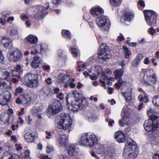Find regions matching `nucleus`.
<instances>
[{
    "instance_id": "1",
    "label": "nucleus",
    "mask_w": 159,
    "mask_h": 159,
    "mask_svg": "<svg viewBox=\"0 0 159 159\" xmlns=\"http://www.w3.org/2000/svg\"><path fill=\"white\" fill-rule=\"evenodd\" d=\"M26 40L30 44H36L33 46L34 50L30 52L32 55H35L37 54L43 55L48 51V47L46 44L43 43L36 44L38 42V39L37 36L34 34L29 35L26 37Z\"/></svg>"
},
{
    "instance_id": "2",
    "label": "nucleus",
    "mask_w": 159,
    "mask_h": 159,
    "mask_svg": "<svg viewBox=\"0 0 159 159\" xmlns=\"http://www.w3.org/2000/svg\"><path fill=\"white\" fill-rule=\"evenodd\" d=\"M57 127L67 130L69 133L72 129V120L69 114L61 113L56 119Z\"/></svg>"
},
{
    "instance_id": "3",
    "label": "nucleus",
    "mask_w": 159,
    "mask_h": 159,
    "mask_svg": "<svg viewBox=\"0 0 159 159\" xmlns=\"http://www.w3.org/2000/svg\"><path fill=\"white\" fill-rule=\"evenodd\" d=\"M138 152L136 143L129 139L125 143L123 156L125 159H135L137 156Z\"/></svg>"
},
{
    "instance_id": "4",
    "label": "nucleus",
    "mask_w": 159,
    "mask_h": 159,
    "mask_svg": "<svg viewBox=\"0 0 159 159\" xmlns=\"http://www.w3.org/2000/svg\"><path fill=\"white\" fill-rule=\"evenodd\" d=\"M79 94L76 91H74L72 93L69 94L66 97V102L68 103V99L71 98V97L75 99L71 102L70 107L69 108L71 111L77 112L79 110H81L85 105L84 102L85 101L79 98ZM68 103H67L68 104Z\"/></svg>"
},
{
    "instance_id": "5",
    "label": "nucleus",
    "mask_w": 159,
    "mask_h": 159,
    "mask_svg": "<svg viewBox=\"0 0 159 159\" xmlns=\"http://www.w3.org/2000/svg\"><path fill=\"white\" fill-rule=\"evenodd\" d=\"M97 142V137L92 133H85L83 134L79 142V144L90 147L95 145Z\"/></svg>"
},
{
    "instance_id": "6",
    "label": "nucleus",
    "mask_w": 159,
    "mask_h": 159,
    "mask_svg": "<svg viewBox=\"0 0 159 159\" xmlns=\"http://www.w3.org/2000/svg\"><path fill=\"white\" fill-rule=\"evenodd\" d=\"M25 85L30 88L36 87L38 84V76L37 75L29 73L25 75L22 79Z\"/></svg>"
},
{
    "instance_id": "7",
    "label": "nucleus",
    "mask_w": 159,
    "mask_h": 159,
    "mask_svg": "<svg viewBox=\"0 0 159 159\" xmlns=\"http://www.w3.org/2000/svg\"><path fill=\"white\" fill-rule=\"evenodd\" d=\"M158 120H159V117L154 115L152 116L151 117V119L145 120L144 123V127L145 130L149 132L158 127L159 126Z\"/></svg>"
},
{
    "instance_id": "8",
    "label": "nucleus",
    "mask_w": 159,
    "mask_h": 159,
    "mask_svg": "<svg viewBox=\"0 0 159 159\" xmlns=\"http://www.w3.org/2000/svg\"><path fill=\"white\" fill-rule=\"evenodd\" d=\"M143 13L147 24L150 26L155 25L157 23V15L152 11L145 10Z\"/></svg>"
},
{
    "instance_id": "9",
    "label": "nucleus",
    "mask_w": 159,
    "mask_h": 159,
    "mask_svg": "<svg viewBox=\"0 0 159 159\" xmlns=\"http://www.w3.org/2000/svg\"><path fill=\"white\" fill-rule=\"evenodd\" d=\"M153 70L150 69L147 70L144 73L143 81L145 83L149 85L155 84L157 83L156 75L153 74Z\"/></svg>"
},
{
    "instance_id": "10",
    "label": "nucleus",
    "mask_w": 159,
    "mask_h": 159,
    "mask_svg": "<svg viewBox=\"0 0 159 159\" xmlns=\"http://www.w3.org/2000/svg\"><path fill=\"white\" fill-rule=\"evenodd\" d=\"M20 51L16 48H14L9 51L8 57L10 61H19L21 57Z\"/></svg>"
},
{
    "instance_id": "11",
    "label": "nucleus",
    "mask_w": 159,
    "mask_h": 159,
    "mask_svg": "<svg viewBox=\"0 0 159 159\" xmlns=\"http://www.w3.org/2000/svg\"><path fill=\"white\" fill-rule=\"evenodd\" d=\"M108 20V17L106 16H102L98 17L96 19V24L100 28H104L103 30L107 32L109 29L108 26L106 25L107 22Z\"/></svg>"
},
{
    "instance_id": "12",
    "label": "nucleus",
    "mask_w": 159,
    "mask_h": 159,
    "mask_svg": "<svg viewBox=\"0 0 159 159\" xmlns=\"http://www.w3.org/2000/svg\"><path fill=\"white\" fill-rule=\"evenodd\" d=\"M100 51L98 53V57L103 60H106L111 57V56L109 54L108 47L105 43H102L100 46Z\"/></svg>"
},
{
    "instance_id": "13",
    "label": "nucleus",
    "mask_w": 159,
    "mask_h": 159,
    "mask_svg": "<svg viewBox=\"0 0 159 159\" xmlns=\"http://www.w3.org/2000/svg\"><path fill=\"white\" fill-rule=\"evenodd\" d=\"M62 109V107L61 102L55 100L49 106L48 110L52 113L56 114L60 112Z\"/></svg>"
},
{
    "instance_id": "14",
    "label": "nucleus",
    "mask_w": 159,
    "mask_h": 159,
    "mask_svg": "<svg viewBox=\"0 0 159 159\" xmlns=\"http://www.w3.org/2000/svg\"><path fill=\"white\" fill-rule=\"evenodd\" d=\"M70 78L69 75L60 73L57 76V81L64 88H67L68 87V83L70 81Z\"/></svg>"
},
{
    "instance_id": "15",
    "label": "nucleus",
    "mask_w": 159,
    "mask_h": 159,
    "mask_svg": "<svg viewBox=\"0 0 159 159\" xmlns=\"http://www.w3.org/2000/svg\"><path fill=\"white\" fill-rule=\"evenodd\" d=\"M11 98V94L8 91H3L0 94V104L6 105L10 102Z\"/></svg>"
},
{
    "instance_id": "16",
    "label": "nucleus",
    "mask_w": 159,
    "mask_h": 159,
    "mask_svg": "<svg viewBox=\"0 0 159 159\" xmlns=\"http://www.w3.org/2000/svg\"><path fill=\"white\" fill-rule=\"evenodd\" d=\"M20 69L21 66L18 65L16 67L15 69L13 70L12 71V76L16 77V78H14L12 79V81L14 83L18 82V79L20 78V75L22 73Z\"/></svg>"
},
{
    "instance_id": "17",
    "label": "nucleus",
    "mask_w": 159,
    "mask_h": 159,
    "mask_svg": "<svg viewBox=\"0 0 159 159\" xmlns=\"http://www.w3.org/2000/svg\"><path fill=\"white\" fill-rule=\"evenodd\" d=\"M46 7L44 8L42 5L39 6L37 8L36 14L38 17L42 16L47 14L46 10L48 9L49 7L48 3H46Z\"/></svg>"
},
{
    "instance_id": "18",
    "label": "nucleus",
    "mask_w": 159,
    "mask_h": 159,
    "mask_svg": "<svg viewBox=\"0 0 159 159\" xmlns=\"http://www.w3.org/2000/svg\"><path fill=\"white\" fill-rule=\"evenodd\" d=\"M75 144H70L66 146V150L68 154L74 157L76 156L78 153L77 151L75 148Z\"/></svg>"
},
{
    "instance_id": "19",
    "label": "nucleus",
    "mask_w": 159,
    "mask_h": 159,
    "mask_svg": "<svg viewBox=\"0 0 159 159\" xmlns=\"http://www.w3.org/2000/svg\"><path fill=\"white\" fill-rule=\"evenodd\" d=\"M114 138L119 143H124L125 140L124 133L120 130H119L115 133Z\"/></svg>"
},
{
    "instance_id": "20",
    "label": "nucleus",
    "mask_w": 159,
    "mask_h": 159,
    "mask_svg": "<svg viewBox=\"0 0 159 159\" xmlns=\"http://www.w3.org/2000/svg\"><path fill=\"white\" fill-rule=\"evenodd\" d=\"M42 110L39 107H34L31 109V114L34 116L37 117L39 119L42 118L41 116Z\"/></svg>"
},
{
    "instance_id": "21",
    "label": "nucleus",
    "mask_w": 159,
    "mask_h": 159,
    "mask_svg": "<svg viewBox=\"0 0 159 159\" xmlns=\"http://www.w3.org/2000/svg\"><path fill=\"white\" fill-rule=\"evenodd\" d=\"M127 107L124 106L122 110L121 115L122 119L119 120V125L121 126H124V124L126 123V120L127 119V116L126 115L127 111Z\"/></svg>"
},
{
    "instance_id": "22",
    "label": "nucleus",
    "mask_w": 159,
    "mask_h": 159,
    "mask_svg": "<svg viewBox=\"0 0 159 159\" xmlns=\"http://www.w3.org/2000/svg\"><path fill=\"white\" fill-rule=\"evenodd\" d=\"M68 137L65 135H60L59 136L58 141L62 147H66L68 141Z\"/></svg>"
},
{
    "instance_id": "23",
    "label": "nucleus",
    "mask_w": 159,
    "mask_h": 159,
    "mask_svg": "<svg viewBox=\"0 0 159 159\" xmlns=\"http://www.w3.org/2000/svg\"><path fill=\"white\" fill-rule=\"evenodd\" d=\"M42 61V59L39 56L34 57L31 63V66L34 68H38Z\"/></svg>"
},
{
    "instance_id": "24",
    "label": "nucleus",
    "mask_w": 159,
    "mask_h": 159,
    "mask_svg": "<svg viewBox=\"0 0 159 159\" xmlns=\"http://www.w3.org/2000/svg\"><path fill=\"white\" fill-rule=\"evenodd\" d=\"M90 11L91 14L95 16L103 13V10L100 7L96 6L92 8Z\"/></svg>"
},
{
    "instance_id": "25",
    "label": "nucleus",
    "mask_w": 159,
    "mask_h": 159,
    "mask_svg": "<svg viewBox=\"0 0 159 159\" xmlns=\"http://www.w3.org/2000/svg\"><path fill=\"white\" fill-rule=\"evenodd\" d=\"M51 93L50 88L46 86L43 87L40 91V95L44 97H49Z\"/></svg>"
},
{
    "instance_id": "26",
    "label": "nucleus",
    "mask_w": 159,
    "mask_h": 159,
    "mask_svg": "<svg viewBox=\"0 0 159 159\" xmlns=\"http://www.w3.org/2000/svg\"><path fill=\"white\" fill-rule=\"evenodd\" d=\"M24 137L27 142L31 143L34 141L35 136L32 133L30 132H27L24 134Z\"/></svg>"
},
{
    "instance_id": "27",
    "label": "nucleus",
    "mask_w": 159,
    "mask_h": 159,
    "mask_svg": "<svg viewBox=\"0 0 159 159\" xmlns=\"http://www.w3.org/2000/svg\"><path fill=\"white\" fill-rule=\"evenodd\" d=\"M1 42L3 46L6 48H10L12 45L11 40L7 37H3L1 40Z\"/></svg>"
},
{
    "instance_id": "28",
    "label": "nucleus",
    "mask_w": 159,
    "mask_h": 159,
    "mask_svg": "<svg viewBox=\"0 0 159 159\" xmlns=\"http://www.w3.org/2000/svg\"><path fill=\"white\" fill-rule=\"evenodd\" d=\"M20 98H22V104L27 105L30 103L31 97L28 94H23L21 95Z\"/></svg>"
},
{
    "instance_id": "29",
    "label": "nucleus",
    "mask_w": 159,
    "mask_h": 159,
    "mask_svg": "<svg viewBox=\"0 0 159 159\" xmlns=\"http://www.w3.org/2000/svg\"><path fill=\"white\" fill-rule=\"evenodd\" d=\"M9 73L5 69L0 68V80H7Z\"/></svg>"
},
{
    "instance_id": "30",
    "label": "nucleus",
    "mask_w": 159,
    "mask_h": 159,
    "mask_svg": "<svg viewBox=\"0 0 159 159\" xmlns=\"http://www.w3.org/2000/svg\"><path fill=\"white\" fill-rule=\"evenodd\" d=\"M124 73V70L123 69H118L114 72V75L115 79H118L121 77Z\"/></svg>"
},
{
    "instance_id": "31",
    "label": "nucleus",
    "mask_w": 159,
    "mask_h": 159,
    "mask_svg": "<svg viewBox=\"0 0 159 159\" xmlns=\"http://www.w3.org/2000/svg\"><path fill=\"white\" fill-rule=\"evenodd\" d=\"M58 58L59 60L65 61L66 58V53L63 51L59 50L57 52Z\"/></svg>"
},
{
    "instance_id": "32",
    "label": "nucleus",
    "mask_w": 159,
    "mask_h": 159,
    "mask_svg": "<svg viewBox=\"0 0 159 159\" xmlns=\"http://www.w3.org/2000/svg\"><path fill=\"white\" fill-rule=\"evenodd\" d=\"M30 151L28 150H26L24 153H21L19 156L20 159H31L29 156Z\"/></svg>"
},
{
    "instance_id": "33",
    "label": "nucleus",
    "mask_w": 159,
    "mask_h": 159,
    "mask_svg": "<svg viewBox=\"0 0 159 159\" xmlns=\"http://www.w3.org/2000/svg\"><path fill=\"white\" fill-rule=\"evenodd\" d=\"M134 17L133 14L130 12H125L123 18L125 21H130Z\"/></svg>"
},
{
    "instance_id": "34",
    "label": "nucleus",
    "mask_w": 159,
    "mask_h": 159,
    "mask_svg": "<svg viewBox=\"0 0 159 159\" xmlns=\"http://www.w3.org/2000/svg\"><path fill=\"white\" fill-rule=\"evenodd\" d=\"M0 119L1 121L4 123H7L9 122V116L7 113H2L0 116Z\"/></svg>"
},
{
    "instance_id": "35",
    "label": "nucleus",
    "mask_w": 159,
    "mask_h": 159,
    "mask_svg": "<svg viewBox=\"0 0 159 159\" xmlns=\"http://www.w3.org/2000/svg\"><path fill=\"white\" fill-rule=\"evenodd\" d=\"M70 50L71 54L74 57H76L80 56V52L78 49L75 47H71Z\"/></svg>"
},
{
    "instance_id": "36",
    "label": "nucleus",
    "mask_w": 159,
    "mask_h": 159,
    "mask_svg": "<svg viewBox=\"0 0 159 159\" xmlns=\"http://www.w3.org/2000/svg\"><path fill=\"white\" fill-rule=\"evenodd\" d=\"M88 116V119L89 121H93L98 118V115L93 113L89 114Z\"/></svg>"
},
{
    "instance_id": "37",
    "label": "nucleus",
    "mask_w": 159,
    "mask_h": 159,
    "mask_svg": "<svg viewBox=\"0 0 159 159\" xmlns=\"http://www.w3.org/2000/svg\"><path fill=\"white\" fill-rule=\"evenodd\" d=\"M62 34L64 37L67 38L70 40V34L69 30H62Z\"/></svg>"
},
{
    "instance_id": "38",
    "label": "nucleus",
    "mask_w": 159,
    "mask_h": 159,
    "mask_svg": "<svg viewBox=\"0 0 159 159\" xmlns=\"http://www.w3.org/2000/svg\"><path fill=\"white\" fill-rule=\"evenodd\" d=\"M152 102L155 106L159 107V95H156L153 97Z\"/></svg>"
},
{
    "instance_id": "39",
    "label": "nucleus",
    "mask_w": 159,
    "mask_h": 159,
    "mask_svg": "<svg viewBox=\"0 0 159 159\" xmlns=\"http://www.w3.org/2000/svg\"><path fill=\"white\" fill-rule=\"evenodd\" d=\"M123 48L124 50V52L125 54V57L128 58L129 55L131 54L130 51L128 49V48L125 45L123 46Z\"/></svg>"
},
{
    "instance_id": "40",
    "label": "nucleus",
    "mask_w": 159,
    "mask_h": 159,
    "mask_svg": "<svg viewBox=\"0 0 159 159\" xmlns=\"http://www.w3.org/2000/svg\"><path fill=\"white\" fill-rule=\"evenodd\" d=\"M9 15V14L7 13L2 14V17L0 18V23L3 25H5L6 22L5 17H7Z\"/></svg>"
},
{
    "instance_id": "41",
    "label": "nucleus",
    "mask_w": 159,
    "mask_h": 159,
    "mask_svg": "<svg viewBox=\"0 0 159 159\" xmlns=\"http://www.w3.org/2000/svg\"><path fill=\"white\" fill-rule=\"evenodd\" d=\"M95 70L96 71L97 74L98 75H99L101 74V75H103L104 74V72L102 71V67L99 66H96L95 67Z\"/></svg>"
},
{
    "instance_id": "42",
    "label": "nucleus",
    "mask_w": 159,
    "mask_h": 159,
    "mask_svg": "<svg viewBox=\"0 0 159 159\" xmlns=\"http://www.w3.org/2000/svg\"><path fill=\"white\" fill-rule=\"evenodd\" d=\"M111 5L113 6L120 5L121 3V0H110Z\"/></svg>"
},
{
    "instance_id": "43",
    "label": "nucleus",
    "mask_w": 159,
    "mask_h": 159,
    "mask_svg": "<svg viewBox=\"0 0 159 159\" xmlns=\"http://www.w3.org/2000/svg\"><path fill=\"white\" fill-rule=\"evenodd\" d=\"M140 62L139 60L137 58H135L134 59L132 63V65L133 67H137Z\"/></svg>"
},
{
    "instance_id": "44",
    "label": "nucleus",
    "mask_w": 159,
    "mask_h": 159,
    "mask_svg": "<svg viewBox=\"0 0 159 159\" xmlns=\"http://www.w3.org/2000/svg\"><path fill=\"white\" fill-rule=\"evenodd\" d=\"M54 148L52 145L48 144L46 147V151L48 153L51 152L53 151Z\"/></svg>"
},
{
    "instance_id": "45",
    "label": "nucleus",
    "mask_w": 159,
    "mask_h": 159,
    "mask_svg": "<svg viewBox=\"0 0 159 159\" xmlns=\"http://www.w3.org/2000/svg\"><path fill=\"white\" fill-rule=\"evenodd\" d=\"M124 95L127 101H130L131 99V93H130L126 92L124 93Z\"/></svg>"
},
{
    "instance_id": "46",
    "label": "nucleus",
    "mask_w": 159,
    "mask_h": 159,
    "mask_svg": "<svg viewBox=\"0 0 159 159\" xmlns=\"http://www.w3.org/2000/svg\"><path fill=\"white\" fill-rule=\"evenodd\" d=\"M156 29H154L153 27H151L148 29V32L152 35H154L156 33Z\"/></svg>"
},
{
    "instance_id": "47",
    "label": "nucleus",
    "mask_w": 159,
    "mask_h": 159,
    "mask_svg": "<svg viewBox=\"0 0 159 159\" xmlns=\"http://www.w3.org/2000/svg\"><path fill=\"white\" fill-rule=\"evenodd\" d=\"M9 153L5 152L2 154L0 159H9Z\"/></svg>"
},
{
    "instance_id": "48",
    "label": "nucleus",
    "mask_w": 159,
    "mask_h": 159,
    "mask_svg": "<svg viewBox=\"0 0 159 159\" xmlns=\"http://www.w3.org/2000/svg\"><path fill=\"white\" fill-rule=\"evenodd\" d=\"M19 158L18 156L16 154H10L9 153V159H18Z\"/></svg>"
},
{
    "instance_id": "49",
    "label": "nucleus",
    "mask_w": 159,
    "mask_h": 159,
    "mask_svg": "<svg viewBox=\"0 0 159 159\" xmlns=\"http://www.w3.org/2000/svg\"><path fill=\"white\" fill-rule=\"evenodd\" d=\"M18 33L16 29L13 28L10 31V34L11 36H14L18 34Z\"/></svg>"
},
{
    "instance_id": "50",
    "label": "nucleus",
    "mask_w": 159,
    "mask_h": 159,
    "mask_svg": "<svg viewBox=\"0 0 159 159\" xmlns=\"http://www.w3.org/2000/svg\"><path fill=\"white\" fill-rule=\"evenodd\" d=\"M23 89L20 87H18L16 89V91L14 93L15 96L17 95V93H20L23 91Z\"/></svg>"
},
{
    "instance_id": "51",
    "label": "nucleus",
    "mask_w": 159,
    "mask_h": 159,
    "mask_svg": "<svg viewBox=\"0 0 159 159\" xmlns=\"http://www.w3.org/2000/svg\"><path fill=\"white\" fill-rule=\"evenodd\" d=\"M7 85L6 83L0 82V89H1L3 90L7 88Z\"/></svg>"
},
{
    "instance_id": "52",
    "label": "nucleus",
    "mask_w": 159,
    "mask_h": 159,
    "mask_svg": "<svg viewBox=\"0 0 159 159\" xmlns=\"http://www.w3.org/2000/svg\"><path fill=\"white\" fill-rule=\"evenodd\" d=\"M59 159H72L70 157L65 154L61 155L59 156Z\"/></svg>"
},
{
    "instance_id": "53",
    "label": "nucleus",
    "mask_w": 159,
    "mask_h": 159,
    "mask_svg": "<svg viewBox=\"0 0 159 159\" xmlns=\"http://www.w3.org/2000/svg\"><path fill=\"white\" fill-rule=\"evenodd\" d=\"M118 81V82H119V83L120 84V85H121V86H122L124 85H125L126 83V82L125 81L122 80V79L121 78H119Z\"/></svg>"
},
{
    "instance_id": "54",
    "label": "nucleus",
    "mask_w": 159,
    "mask_h": 159,
    "mask_svg": "<svg viewBox=\"0 0 159 159\" xmlns=\"http://www.w3.org/2000/svg\"><path fill=\"white\" fill-rule=\"evenodd\" d=\"M150 61L148 57H146L143 60V62L145 64L148 65L150 62Z\"/></svg>"
},
{
    "instance_id": "55",
    "label": "nucleus",
    "mask_w": 159,
    "mask_h": 159,
    "mask_svg": "<svg viewBox=\"0 0 159 159\" xmlns=\"http://www.w3.org/2000/svg\"><path fill=\"white\" fill-rule=\"evenodd\" d=\"M139 60L141 61L143 59V55L141 54H139L137 56H136V57Z\"/></svg>"
},
{
    "instance_id": "56",
    "label": "nucleus",
    "mask_w": 159,
    "mask_h": 159,
    "mask_svg": "<svg viewBox=\"0 0 159 159\" xmlns=\"http://www.w3.org/2000/svg\"><path fill=\"white\" fill-rule=\"evenodd\" d=\"M68 84V86L69 85L71 88H74L75 86V84L73 83L72 82H71L70 80V81H69Z\"/></svg>"
},
{
    "instance_id": "57",
    "label": "nucleus",
    "mask_w": 159,
    "mask_h": 159,
    "mask_svg": "<svg viewBox=\"0 0 159 159\" xmlns=\"http://www.w3.org/2000/svg\"><path fill=\"white\" fill-rule=\"evenodd\" d=\"M46 134L47 135L46 136V138L47 139H49L50 138L51 136H52V135L51 134V132L50 131H46Z\"/></svg>"
},
{
    "instance_id": "58",
    "label": "nucleus",
    "mask_w": 159,
    "mask_h": 159,
    "mask_svg": "<svg viewBox=\"0 0 159 159\" xmlns=\"http://www.w3.org/2000/svg\"><path fill=\"white\" fill-rule=\"evenodd\" d=\"M45 80L46 84L48 85L52 83V79L50 78H47Z\"/></svg>"
},
{
    "instance_id": "59",
    "label": "nucleus",
    "mask_w": 159,
    "mask_h": 159,
    "mask_svg": "<svg viewBox=\"0 0 159 159\" xmlns=\"http://www.w3.org/2000/svg\"><path fill=\"white\" fill-rule=\"evenodd\" d=\"M16 103L19 104H22V98H17L16 100Z\"/></svg>"
},
{
    "instance_id": "60",
    "label": "nucleus",
    "mask_w": 159,
    "mask_h": 159,
    "mask_svg": "<svg viewBox=\"0 0 159 159\" xmlns=\"http://www.w3.org/2000/svg\"><path fill=\"white\" fill-rule=\"evenodd\" d=\"M91 156L94 157L96 159H100L99 157L94 152H91Z\"/></svg>"
},
{
    "instance_id": "61",
    "label": "nucleus",
    "mask_w": 159,
    "mask_h": 159,
    "mask_svg": "<svg viewBox=\"0 0 159 159\" xmlns=\"http://www.w3.org/2000/svg\"><path fill=\"white\" fill-rule=\"evenodd\" d=\"M57 98L60 100H62L63 99V93H59L57 95Z\"/></svg>"
},
{
    "instance_id": "62",
    "label": "nucleus",
    "mask_w": 159,
    "mask_h": 159,
    "mask_svg": "<svg viewBox=\"0 0 159 159\" xmlns=\"http://www.w3.org/2000/svg\"><path fill=\"white\" fill-rule=\"evenodd\" d=\"M20 17L21 19L23 20H28L29 19V17L26 15H21Z\"/></svg>"
},
{
    "instance_id": "63",
    "label": "nucleus",
    "mask_w": 159,
    "mask_h": 159,
    "mask_svg": "<svg viewBox=\"0 0 159 159\" xmlns=\"http://www.w3.org/2000/svg\"><path fill=\"white\" fill-rule=\"evenodd\" d=\"M118 40L120 41H121L124 39V38L123 35H122L121 34H120V35L118 36Z\"/></svg>"
},
{
    "instance_id": "64",
    "label": "nucleus",
    "mask_w": 159,
    "mask_h": 159,
    "mask_svg": "<svg viewBox=\"0 0 159 159\" xmlns=\"http://www.w3.org/2000/svg\"><path fill=\"white\" fill-rule=\"evenodd\" d=\"M153 158V159H159V154L157 153L154 154Z\"/></svg>"
}]
</instances>
